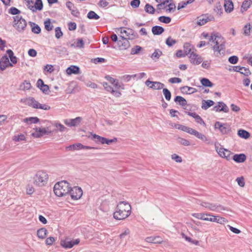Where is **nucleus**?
I'll return each mask as SVG.
<instances>
[{
    "mask_svg": "<svg viewBox=\"0 0 252 252\" xmlns=\"http://www.w3.org/2000/svg\"><path fill=\"white\" fill-rule=\"evenodd\" d=\"M130 205L126 202L121 201L117 205L113 214L114 218L117 220H123L127 218L131 214Z\"/></svg>",
    "mask_w": 252,
    "mask_h": 252,
    "instance_id": "obj_1",
    "label": "nucleus"
},
{
    "mask_svg": "<svg viewBox=\"0 0 252 252\" xmlns=\"http://www.w3.org/2000/svg\"><path fill=\"white\" fill-rule=\"evenodd\" d=\"M209 37V41H212L215 43L213 46V50L216 56H219L221 54V52H224L225 50V39L219 33H212Z\"/></svg>",
    "mask_w": 252,
    "mask_h": 252,
    "instance_id": "obj_2",
    "label": "nucleus"
},
{
    "mask_svg": "<svg viewBox=\"0 0 252 252\" xmlns=\"http://www.w3.org/2000/svg\"><path fill=\"white\" fill-rule=\"evenodd\" d=\"M70 190L69 184L66 181L57 183L54 187V191L56 195L62 197L69 194Z\"/></svg>",
    "mask_w": 252,
    "mask_h": 252,
    "instance_id": "obj_3",
    "label": "nucleus"
},
{
    "mask_svg": "<svg viewBox=\"0 0 252 252\" xmlns=\"http://www.w3.org/2000/svg\"><path fill=\"white\" fill-rule=\"evenodd\" d=\"M48 178V175L46 172L39 171L34 177V184L37 186H43L45 185Z\"/></svg>",
    "mask_w": 252,
    "mask_h": 252,
    "instance_id": "obj_4",
    "label": "nucleus"
},
{
    "mask_svg": "<svg viewBox=\"0 0 252 252\" xmlns=\"http://www.w3.org/2000/svg\"><path fill=\"white\" fill-rule=\"evenodd\" d=\"M13 19V27L19 32H23L27 27L26 21L19 15L14 16Z\"/></svg>",
    "mask_w": 252,
    "mask_h": 252,
    "instance_id": "obj_5",
    "label": "nucleus"
},
{
    "mask_svg": "<svg viewBox=\"0 0 252 252\" xmlns=\"http://www.w3.org/2000/svg\"><path fill=\"white\" fill-rule=\"evenodd\" d=\"M214 144L216 151L220 157L225 158L227 160H229L231 159L230 156L233 154L230 151L222 147V146L218 142H215Z\"/></svg>",
    "mask_w": 252,
    "mask_h": 252,
    "instance_id": "obj_6",
    "label": "nucleus"
},
{
    "mask_svg": "<svg viewBox=\"0 0 252 252\" xmlns=\"http://www.w3.org/2000/svg\"><path fill=\"white\" fill-rule=\"evenodd\" d=\"M69 194L71 198L73 200H78L81 198L83 194V191L81 188L74 187L72 188L70 187V190Z\"/></svg>",
    "mask_w": 252,
    "mask_h": 252,
    "instance_id": "obj_7",
    "label": "nucleus"
},
{
    "mask_svg": "<svg viewBox=\"0 0 252 252\" xmlns=\"http://www.w3.org/2000/svg\"><path fill=\"white\" fill-rule=\"evenodd\" d=\"M118 31H120L121 35H124V33H125L126 36L127 37V39H134L138 36L137 33L135 32L130 28H128L127 30H126L125 28H120Z\"/></svg>",
    "mask_w": 252,
    "mask_h": 252,
    "instance_id": "obj_8",
    "label": "nucleus"
},
{
    "mask_svg": "<svg viewBox=\"0 0 252 252\" xmlns=\"http://www.w3.org/2000/svg\"><path fill=\"white\" fill-rule=\"evenodd\" d=\"M214 21V17L208 14H203L197 17L196 24L198 26H203L209 21Z\"/></svg>",
    "mask_w": 252,
    "mask_h": 252,
    "instance_id": "obj_9",
    "label": "nucleus"
},
{
    "mask_svg": "<svg viewBox=\"0 0 252 252\" xmlns=\"http://www.w3.org/2000/svg\"><path fill=\"white\" fill-rule=\"evenodd\" d=\"M120 36L122 39L119 40L117 43L119 49L123 50L128 49L130 46L128 39H127L124 35H120Z\"/></svg>",
    "mask_w": 252,
    "mask_h": 252,
    "instance_id": "obj_10",
    "label": "nucleus"
},
{
    "mask_svg": "<svg viewBox=\"0 0 252 252\" xmlns=\"http://www.w3.org/2000/svg\"><path fill=\"white\" fill-rule=\"evenodd\" d=\"M80 242V239H77L74 241L69 240L68 239L62 240L61 241V246L65 249H70L74 245H77Z\"/></svg>",
    "mask_w": 252,
    "mask_h": 252,
    "instance_id": "obj_11",
    "label": "nucleus"
},
{
    "mask_svg": "<svg viewBox=\"0 0 252 252\" xmlns=\"http://www.w3.org/2000/svg\"><path fill=\"white\" fill-rule=\"evenodd\" d=\"M145 84L149 87L150 88L154 90H160L163 89L164 85L159 82H153L147 80L145 82Z\"/></svg>",
    "mask_w": 252,
    "mask_h": 252,
    "instance_id": "obj_12",
    "label": "nucleus"
},
{
    "mask_svg": "<svg viewBox=\"0 0 252 252\" xmlns=\"http://www.w3.org/2000/svg\"><path fill=\"white\" fill-rule=\"evenodd\" d=\"M82 118L78 117L75 119H65L63 122L65 125L67 126H77L81 124Z\"/></svg>",
    "mask_w": 252,
    "mask_h": 252,
    "instance_id": "obj_13",
    "label": "nucleus"
},
{
    "mask_svg": "<svg viewBox=\"0 0 252 252\" xmlns=\"http://www.w3.org/2000/svg\"><path fill=\"white\" fill-rule=\"evenodd\" d=\"M13 66V64L9 62V58L7 56L4 55L0 59V69L1 70L3 71L6 67Z\"/></svg>",
    "mask_w": 252,
    "mask_h": 252,
    "instance_id": "obj_14",
    "label": "nucleus"
},
{
    "mask_svg": "<svg viewBox=\"0 0 252 252\" xmlns=\"http://www.w3.org/2000/svg\"><path fill=\"white\" fill-rule=\"evenodd\" d=\"M189 58L190 59V62L194 64H199L203 61L202 58L198 55L192 52L190 54Z\"/></svg>",
    "mask_w": 252,
    "mask_h": 252,
    "instance_id": "obj_15",
    "label": "nucleus"
},
{
    "mask_svg": "<svg viewBox=\"0 0 252 252\" xmlns=\"http://www.w3.org/2000/svg\"><path fill=\"white\" fill-rule=\"evenodd\" d=\"M50 133H51V131H49L47 130L45 127L43 128H41L40 127H39L38 130L37 128L36 127L35 131L34 132H32V135L33 137L38 138V137L43 136L45 135H48Z\"/></svg>",
    "mask_w": 252,
    "mask_h": 252,
    "instance_id": "obj_16",
    "label": "nucleus"
},
{
    "mask_svg": "<svg viewBox=\"0 0 252 252\" xmlns=\"http://www.w3.org/2000/svg\"><path fill=\"white\" fill-rule=\"evenodd\" d=\"M213 109L216 112H228L229 111L228 107L223 102H219L218 104L214 106Z\"/></svg>",
    "mask_w": 252,
    "mask_h": 252,
    "instance_id": "obj_17",
    "label": "nucleus"
},
{
    "mask_svg": "<svg viewBox=\"0 0 252 252\" xmlns=\"http://www.w3.org/2000/svg\"><path fill=\"white\" fill-rule=\"evenodd\" d=\"M145 240L147 242L153 244H161L163 241L162 239L158 236L148 237Z\"/></svg>",
    "mask_w": 252,
    "mask_h": 252,
    "instance_id": "obj_18",
    "label": "nucleus"
},
{
    "mask_svg": "<svg viewBox=\"0 0 252 252\" xmlns=\"http://www.w3.org/2000/svg\"><path fill=\"white\" fill-rule=\"evenodd\" d=\"M209 221L212 222H216L220 224H224L226 222V220L224 218L218 216H214L211 214L209 218Z\"/></svg>",
    "mask_w": 252,
    "mask_h": 252,
    "instance_id": "obj_19",
    "label": "nucleus"
},
{
    "mask_svg": "<svg viewBox=\"0 0 252 252\" xmlns=\"http://www.w3.org/2000/svg\"><path fill=\"white\" fill-rule=\"evenodd\" d=\"M224 7L226 13L231 12L234 9L233 3L231 0H224Z\"/></svg>",
    "mask_w": 252,
    "mask_h": 252,
    "instance_id": "obj_20",
    "label": "nucleus"
},
{
    "mask_svg": "<svg viewBox=\"0 0 252 252\" xmlns=\"http://www.w3.org/2000/svg\"><path fill=\"white\" fill-rule=\"evenodd\" d=\"M231 159L237 163H242L246 160V156L244 154H235Z\"/></svg>",
    "mask_w": 252,
    "mask_h": 252,
    "instance_id": "obj_21",
    "label": "nucleus"
},
{
    "mask_svg": "<svg viewBox=\"0 0 252 252\" xmlns=\"http://www.w3.org/2000/svg\"><path fill=\"white\" fill-rule=\"evenodd\" d=\"M180 90L183 94H192L197 91V89L195 88L187 86L181 87Z\"/></svg>",
    "mask_w": 252,
    "mask_h": 252,
    "instance_id": "obj_22",
    "label": "nucleus"
},
{
    "mask_svg": "<svg viewBox=\"0 0 252 252\" xmlns=\"http://www.w3.org/2000/svg\"><path fill=\"white\" fill-rule=\"evenodd\" d=\"M30 9L32 12H35L37 10H41L43 8V3L41 0H36L34 5L29 6Z\"/></svg>",
    "mask_w": 252,
    "mask_h": 252,
    "instance_id": "obj_23",
    "label": "nucleus"
},
{
    "mask_svg": "<svg viewBox=\"0 0 252 252\" xmlns=\"http://www.w3.org/2000/svg\"><path fill=\"white\" fill-rule=\"evenodd\" d=\"M41 125H44L45 126H63L61 123L57 121H49L46 120H43L40 123Z\"/></svg>",
    "mask_w": 252,
    "mask_h": 252,
    "instance_id": "obj_24",
    "label": "nucleus"
},
{
    "mask_svg": "<svg viewBox=\"0 0 252 252\" xmlns=\"http://www.w3.org/2000/svg\"><path fill=\"white\" fill-rule=\"evenodd\" d=\"M66 72V73L69 75L78 74L80 72V68L76 65H71L67 68Z\"/></svg>",
    "mask_w": 252,
    "mask_h": 252,
    "instance_id": "obj_25",
    "label": "nucleus"
},
{
    "mask_svg": "<svg viewBox=\"0 0 252 252\" xmlns=\"http://www.w3.org/2000/svg\"><path fill=\"white\" fill-rule=\"evenodd\" d=\"M26 102L29 106L36 109L38 108L39 103L33 97H32L28 98Z\"/></svg>",
    "mask_w": 252,
    "mask_h": 252,
    "instance_id": "obj_26",
    "label": "nucleus"
},
{
    "mask_svg": "<svg viewBox=\"0 0 252 252\" xmlns=\"http://www.w3.org/2000/svg\"><path fill=\"white\" fill-rule=\"evenodd\" d=\"M26 102L29 106L36 109L38 108L39 103L33 97H32L28 98Z\"/></svg>",
    "mask_w": 252,
    "mask_h": 252,
    "instance_id": "obj_27",
    "label": "nucleus"
},
{
    "mask_svg": "<svg viewBox=\"0 0 252 252\" xmlns=\"http://www.w3.org/2000/svg\"><path fill=\"white\" fill-rule=\"evenodd\" d=\"M164 31V29L161 26H155L152 28V32L154 35H160Z\"/></svg>",
    "mask_w": 252,
    "mask_h": 252,
    "instance_id": "obj_28",
    "label": "nucleus"
},
{
    "mask_svg": "<svg viewBox=\"0 0 252 252\" xmlns=\"http://www.w3.org/2000/svg\"><path fill=\"white\" fill-rule=\"evenodd\" d=\"M174 101L176 103H178L179 105L182 106V107H185L187 105V100L182 96H176L174 98Z\"/></svg>",
    "mask_w": 252,
    "mask_h": 252,
    "instance_id": "obj_29",
    "label": "nucleus"
},
{
    "mask_svg": "<svg viewBox=\"0 0 252 252\" xmlns=\"http://www.w3.org/2000/svg\"><path fill=\"white\" fill-rule=\"evenodd\" d=\"M23 122L28 125L35 124L39 122V119L36 117H29L23 120Z\"/></svg>",
    "mask_w": 252,
    "mask_h": 252,
    "instance_id": "obj_30",
    "label": "nucleus"
},
{
    "mask_svg": "<svg viewBox=\"0 0 252 252\" xmlns=\"http://www.w3.org/2000/svg\"><path fill=\"white\" fill-rule=\"evenodd\" d=\"M214 104V102L212 100H203L202 101V109L204 110H207L211 106H213Z\"/></svg>",
    "mask_w": 252,
    "mask_h": 252,
    "instance_id": "obj_31",
    "label": "nucleus"
},
{
    "mask_svg": "<svg viewBox=\"0 0 252 252\" xmlns=\"http://www.w3.org/2000/svg\"><path fill=\"white\" fill-rule=\"evenodd\" d=\"M189 115L194 118L196 122L200 125H205V123L199 115L195 112H189Z\"/></svg>",
    "mask_w": 252,
    "mask_h": 252,
    "instance_id": "obj_32",
    "label": "nucleus"
},
{
    "mask_svg": "<svg viewBox=\"0 0 252 252\" xmlns=\"http://www.w3.org/2000/svg\"><path fill=\"white\" fill-rule=\"evenodd\" d=\"M237 134L239 137L245 139H247L250 137V133L247 130L243 129H240L238 130Z\"/></svg>",
    "mask_w": 252,
    "mask_h": 252,
    "instance_id": "obj_33",
    "label": "nucleus"
},
{
    "mask_svg": "<svg viewBox=\"0 0 252 252\" xmlns=\"http://www.w3.org/2000/svg\"><path fill=\"white\" fill-rule=\"evenodd\" d=\"M118 141L117 138L114 137L113 139H109L104 137H102L101 138L100 144H107L110 145L112 143L116 142Z\"/></svg>",
    "mask_w": 252,
    "mask_h": 252,
    "instance_id": "obj_34",
    "label": "nucleus"
},
{
    "mask_svg": "<svg viewBox=\"0 0 252 252\" xmlns=\"http://www.w3.org/2000/svg\"><path fill=\"white\" fill-rule=\"evenodd\" d=\"M47 234V230L45 228H41L37 231V235L39 238L43 239Z\"/></svg>",
    "mask_w": 252,
    "mask_h": 252,
    "instance_id": "obj_35",
    "label": "nucleus"
},
{
    "mask_svg": "<svg viewBox=\"0 0 252 252\" xmlns=\"http://www.w3.org/2000/svg\"><path fill=\"white\" fill-rule=\"evenodd\" d=\"M32 86L30 81L25 80L20 85V89L23 91L29 90L31 89Z\"/></svg>",
    "mask_w": 252,
    "mask_h": 252,
    "instance_id": "obj_36",
    "label": "nucleus"
},
{
    "mask_svg": "<svg viewBox=\"0 0 252 252\" xmlns=\"http://www.w3.org/2000/svg\"><path fill=\"white\" fill-rule=\"evenodd\" d=\"M6 53L8 55L11 63L12 64L16 63L17 62V57L14 55L13 52L11 49H8L6 51Z\"/></svg>",
    "mask_w": 252,
    "mask_h": 252,
    "instance_id": "obj_37",
    "label": "nucleus"
},
{
    "mask_svg": "<svg viewBox=\"0 0 252 252\" xmlns=\"http://www.w3.org/2000/svg\"><path fill=\"white\" fill-rule=\"evenodd\" d=\"M215 129H219L222 134H230L231 132L230 127H215Z\"/></svg>",
    "mask_w": 252,
    "mask_h": 252,
    "instance_id": "obj_38",
    "label": "nucleus"
},
{
    "mask_svg": "<svg viewBox=\"0 0 252 252\" xmlns=\"http://www.w3.org/2000/svg\"><path fill=\"white\" fill-rule=\"evenodd\" d=\"M82 144L77 143L66 147V150L68 151H75L81 150Z\"/></svg>",
    "mask_w": 252,
    "mask_h": 252,
    "instance_id": "obj_39",
    "label": "nucleus"
},
{
    "mask_svg": "<svg viewBox=\"0 0 252 252\" xmlns=\"http://www.w3.org/2000/svg\"><path fill=\"white\" fill-rule=\"evenodd\" d=\"M30 24L32 27V32L34 33L38 34L41 32L40 27L35 23L30 22Z\"/></svg>",
    "mask_w": 252,
    "mask_h": 252,
    "instance_id": "obj_40",
    "label": "nucleus"
},
{
    "mask_svg": "<svg viewBox=\"0 0 252 252\" xmlns=\"http://www.w3.org/2000/svg\"><path fill=\"white\" fill-rule=\"evenodd\" d=\"M178 129L186 131L189 134L195 135L197 131L190 127H177Z\"/></svg>",
    "mask_w": 252,
    "mask_h": 252,
    "instance_id": "obj_41",
    "label": "nucleus"
},
{
    "mask_svg": "<svg viewBox=\"0 0 252 252\" xmlns=\"http://www.w3.org/2000/svg\"><path fill=\"white\" fill-rule=\"evenodd\" d=\"M252 3V0H245L242 3L241 10L242 11L247 10V9L250 7Z\"/></svg>",
    "mask_w": 252,
    "mask_h": 252,
    "instance_id": "obj_42",
    "label": "nucleus"
},
{
    "mask_svg": "<svg viewBox=\"0 0 252 252\" xmlns=\"http://www.w3.org/2000/svg\"><path fill=\"white\" fill-rule=\"evenodd\" d=\"M201 84L204 87H212L214 85L213 83L208 79L203 78L200 80Z\"/></svg>",
    "mask_w": 252,
    "mask_h": 252,
    "instance_id": "obj_43",
    "label": "nucleus"
},
{
    "mask_svg": "<svg viewBox=\"0 0 252 252\" xmlns=\"http://www.w3.org/2000/svg\"><path fill=\"white\" fill-rule=\"evenodd\" d=\"M87 18L89 19L96 20L99 19L100 17L94 11H90L87 14Z\"/></svg>",
    "mask_w": 252,
    "mask_h": 252,
    "instance_id": "obj_44",
    "label": "nucleus"
},
{
    "mask_svg": "<svg viewBox=\"0 0 252 252\" xmlns=\"http://www.w3.org/2000/svg\"><path fill=\"white\" fill-rule=\"evenodd\" d=\"M162 55V52L159 49H156L154 53L151 55V57L154 60H157Z\"/></svg>",
    "mask_w": 252,
    "mask_h": 252,
    "instance_id": "obj_45",
    "label": "nucleus"
},
{
    "mask_svg": "<svg viewBox=\"0 0 252 252\" xmlns=\"http://www.w3.org/2000/svg\"><path fill=\"white\" fill-rule=\"evenodd\" d=\"M177 142L183 146H188L190 145V142L189 140L180 137L177 139Z\"/></svg>",
    "mask_w": 252,
    "mask_h": 252,
    "instance_id": "obj_46",
    "label": "nucleus"
},
{
    "mask_svg": "<svg viewBox=\"0 0 252 252\" xmlns=\"http://www.w3.org/2000/svg\"><path fill=\"white\" fill-rule=\"evenodd\" d=\"M13 140L15 142H20V141H22L23 140H25L26 137H25V135L23 134H15L13 137Z\"/></svg>",
    "mask_w": 252,
    "mask_h": 252,
    "instance_id": "obj_47",
    "label": "nucleus"
},
{
    "mask_svg": "<svg viewBox=\"0 0 252 252\" xmlns=\"http://www.w3.org/2000/svg\"><path fill=\"white\" fill-rule=\"evenodd\" d=\"M251 30H252V28L250 24H247L243 28V34L245 36H249L251 33Z\"/></svg>",
    "mask_w": 252,
    "mask_h": 252,
    "instance_id": "obj_48",
    "label": "nucleus"
},
{
    "mask_svg": "<svg viewBox=\"0 0 252 252\" xmlns=\"http://www.w3.org/2000/svg\"><path fill=\"white\" fill-rule=\"evenodd\" d=\"M184 52L186 55L190 54L192 52L191 51V45L190 43L186 42L184 44Z\"/></svg>",
    "mask_w": 252,
    "mask_h": 252,
    "instance_id": "obj_49",
    "label": "nucleus"
},
{
    "mask_svg": "<svg viewBox=\"0 0 252 252\" xmlns=\"http://www.w3.org/2000/svg\"><path fill=\"white\" fill-rule=\"evenodd\" d=\"M145 10L147 13L152 14H154L155 12V9L154 7L149 3H147L145 5Z\"/></svg>",
    "mask_w": 252,
    "mask_h": 252,
    "instance_id": "obj_50",
    "label": "nucleus"
},
{
    "mask_svg": "<svg viewBox=\"0 0 252 252\" xmlns=\"http://www.w3.org/2000/svg\"><path fill=\"white\" fill-rule=\"evenodd\" d=\"M45 29L47 31H50L53 29V26L51 24L50 19H47L44 22Z\"/></svg>",
    "mask_w": 252,
    "mask_h": 252,
    "instance_id": "obj_51",
    "label": "nucleus"
},
{
    "mask_svg": "<svg viewBox=\"0 0 252 252\" xmlns=\"http://www.w3.org/2000/svg\"><path fill=\"white\" fill-rule=\"evenodd\" d=\"M177 42V41L171 38V36H169L165 41L166 44L168 47H171Z\"/></svg>",
    "mask_w": 252,
    "mask_h": 252,
    "instance_id": "obj_52",
    "label": "nucleus"
},
{
    "mask_svg": "<svg viewBox=\"0 0 252 252\" xmlns=\"http://www.w3.org/2000/svg\"><path fill=\"white\" fill-rule=\"evenodd\" d=\"M158 20L160 22L163 23L164 24H168L171 21V19L169 17L165 16H161L159 17Z\"/></svg>",
    "mask_w": 252,
    "mask_h": 252,
    "instance_id": "obj_53",
    "label": "nucleus"
},
{
    "mask_svg": "<svg viewBox=\"0 0 252 252\" xmlns=\"http://www.w3.org/2000/svg\"><path fill=\"white\" fill-rule=\"evenodd\" d=\"M91 139L94 141L96 144H100L101 138L102 136L98 135L96 134H93L91 133Z\"/></svg>",
    "mask_w": 252,
    "mask_h": 252,
    "instance_id": "obj_54",
    "label": "nucleus"
},
{
    "mask_svg": "<svg viewBox=\"0 0 252 252\" xmlns=\"http://www.w3.org/2000/svg\"><path fill=\"white\" fill-rule=\"evenodd\" d=\"M91 139L94 141L96 144H100L101 138L102 136L98 135L96 134H93L91 133Z\"/></svg>",
    "mask_w": 252,
    "mask_h": 252,
    "instance_id": "obj_55",
    "label": "nucleus"
},
{
    "mask_svg": "<svg viewBox=\"0 0 252 252\" xmlns=\"http://www.w3.org/2000/svg\"><path fill=\"white\" fill-rule=\"evenodd\" d=\"M162 92L165 99L169 101L171 97L170 92L166 88H163Z\"/></svg>",
    "mask_w": 252,
    "mask_h": 252,
    "instance_id": "obj_56",
    "label": "nucleus"
},
{
    "mask_svg": "<svg viewBox=\"0 0 252 252\" xmlns=\"http://www.w3.org/2000/svg\"><path fill=\"white\" fill-rule=\"evenodd\" d=\"M141 49L142 48L140 46L136 45L131 48L130 54L131 55L137 54Z\"/></svg>",
    "mask_w": 252,
    "mask_h": 252,
    "instance_id": "obj_57",
    "label": "nucleus"
},
{
    "mask_svg": "<svg viewBox=\"0 0 252 252\" xmlns=\"http://www.w3.org/2000/svg\"><path fill=\"white\" fill-rule=\"evenodd\" d=\"M21 13V11L15 7H11L9 9V13L12 15H17Z\"/></svg>",
    "mask_w": 252,
    "mask_h": 252,
    "instance_id": "obj_58",
    "label": "nucleus"
},
{
    "mask_svg": "<svg viewBox=\"0 0 252 252\" xmlns=\"http://www.w3.org/2000/svg\"><path fill=\"white\" fill-rule=\"evenodd\" d=\"M63 32H62L60 27H57L55 28V36L57 39L60 38L63 35Z\"/></svg>",
    "mask_w": 252,
    "mask_h": 252,
    "instance_id": "obj_59",
    "label": "nucleus"
},
{
    "mask_svg": "<svg viewBox=\"0 0 252 252\" xmlns=\"http://www.w3.org/2000/svg\"><path fill=\"white\" fill-rule=\"evenodd\" d=\"M238 61V58L236 56H232L228 58V62L232 64H236Z\"/></svg>",
    "mask_w": 252,
    "mask_h": 252,
    "instance_id": "obj_60",
    "label": "nucleus"
},
{
    "mask_svg": "<svg viewBox=\"0 0 252 252\" xmlns=\"http://www.w3.org/2000/svg\"><path fill=\"white\" fill-rule=\"evenodd\" d=\"M240 73L248 76L250 75L251 73L249 68H246L245 67H242Z\"/></svg>",
    "mask_w": 252,
    "mask_h": 252,
    "instance_id": "obj_61",
    "label": "nucleus"
},
{
    "mask_svg": "<svg viewBox=\"0 0 252 252\" xmlns=\"http://www.w3.org/2000/svg\"><path fill=\"white\" fill-rule=\"evenodd\" d=\"M76 46L79 48H82L84 46V42L82 38H79L76 42Z\"/></svg>",
    "mask_w": 252,
    "mask_h": 252,
    "instance_id": "obj_62",
    "label": "nucleus"
},
{
    "mask_svg": "<svg viewBox=\"0 0 252 252\" xmlns=\"http://www.w3.org/2000/svg\"><path fill=\"white\" fill-rule=\"evenodd\" d=\"M44 70L49 73H52L54 70V68L53 65L47 64L44 66Z\"/></svg>",
    "mask_w": 252,
    "mask_h": 252,
    "instance_id": "obj_63",
    "label": "nucleus"
},
{
    "mask_svg": "<svg viewBox=\"0 0 252 252\" xmlns=\"http://www.w3.org/2000/svg\"><path fill=\"white\" fill-rule=\"evenodd\" d=\"M140 3V0H132L130 2V5L134 8H137L139 7Z\"/></svg>",
    "mask_w": 252,
    "mask_h": 252,
    "instance_id": "obj_64",
    "label": "nucleus"
}]
</instances>
